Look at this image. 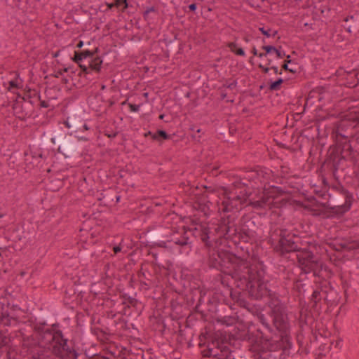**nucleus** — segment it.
Wrapping results in <instances>:
<instances>
[{"label":"nucleus","instance_id":"1","mask_svg":"<svg viewBox=\"0 0 359 359\" xmlns=\"http://www.w3.org/2000/svg\"><path fill=\"white\" fill-rule=\"evenodd\" d=\"M208 265L225 276H230L236 288L253 300L268 297L269 314L279 331L288 332L290 323L287 308L275 292L267 287L264 281L266 267L262 262L251 264L232 252L217 247L209 251Z\"/></svg>","mask_w":359,"mask_h":359},{"label":"nucleus","instance_id":"2","mask_svg":"<svg viewBox=\"0 0 359 359\" xmlns=\"http://www.w3.org/2000/svg\"><path fill=\"white\" fill-rule=\"evenodd\" d=\"M359 161V152L354 150L347 136L337 133L335 143L328 149L327 158L323 163L325 169L331 170L334 175L340 168L343 161L355 164Z\"/></svg>","mask_w":359,"mask_h":359},{"label":"nucleus","instance_id":"3","mask_svg":"<svg viewBox=\"0 0 359 359\" xmlns=\"http://www.w3.org/2000/svg\"><path fill=\"white\" fill-rule=\"evenodd\" d=\"M264 342L267 351H281V355H289L292 347L291 337L287 332L279 331L271 320L259 325L255 330Z\"/></svg>","mask_w":359,"mask_h":359},{"label":"nucleus","instance_id":"4","mask_svg":"<svg viewBox=\"0 0 359 359\" xmlns=\"http://www.w3.org/2000/svg\"><path fill=\"white\" fill-rule=\"evenodd\" d=\"M58 327V324H53L51 329L42 330L43 337L46 335L50 337L49 342L53 343V354L59 359H77L80 354L76 348L75 341L66 338L61 330L56 329Z\"/></svg>","mask_w":359,"mask_h":359},{"label":"nucleus","instance_id":"5","mask_svg":"<svg viewBox=\"0 0 359 359\" xmlns=\"http://www.w3.org/2000/svg\"><path fill=\"white\" fill-rule=\"evenodd\" d=\"M62 123L70 130L67 134L69 136L74 134L78 141L89 142L94 133L85 111L82 109L72 111Z\"/></svg>","mask_w":359,"mask_h":359},{"label":"nucleus","instance_id":"6","mask_svg":"<svg viewBox=\"0 0 359 359\" xmlns=\"http://www.w3.org/2000/svg\"><path fill=\"white\" fill-rule=\"evenodd\" d=\"M334 189L337 191V194L334 196V203L337 205L330 206L327 203H323L322 206L325 208L326 212L330 215L341 216L350 210L354 201L353 196L341 184L334 186Z\"/></svg>","mask_w":359,"mask_h":359},{"label":"nucleus","instance_id":"7","mask_svg":"<svg viewBox=\"0 0 359 359\" xmlns=\"http://www.w3.org/2000/svg\"><path fill=\"white\" fill-rule=\"evenodd\" d=\"M50 142L58 145L57 152L65 158L72 159L79 153V146L67 133L63 134L61 131L57 130L50 138Z\"/></svg>","mask_w":359,"mask_h":359},{"label":"nucleus","instance_id":"8","mask_svg":"<svg viewBox=\"0 0 359 359\" xmlns=\"http://www.w3.org/2000/svg\"><path fill=\"white\" fill-rule=\"evenodd\" d=\"M191 231H192L191 229L186 231L184 229L182 233L172 232L170 235L166 236V239L165 241L155 242L152 245H149V247L150 248H154L156 247L165 249L171 248L172 246L170 243H172L175 245H178L180 248L191 250L192 241H191L189 234L191 233ZM145 245L149 246L148 244H146Z\"/></svg>","mask_w":359,"mask_h":359},{"label":"nucleus","instance_id":"9","mask_svg":"<svg viewBox=\"0 0 359 359\" xmlns=\"http://www.w3.org/2000/svg\"><path fill=\"white\" fill-rule=\"evenodd\" d=\"M259 226L255 217L244 215L239 221L240 240L244 243H252L256 241Z\"/></svg>","mask_w":359,"mask_h":359},{"label":"nucleus","instance_id":"10","mask_svg":"<svg viewBox=\"0 0 359 359\" xmlns=\"http://www.w3.org/2000/svg\"><path fill=\"white\" fill-rule=\"evenodd\" d=\"M201 355L203 358L213 359H234L230 348L217 339L208 342L207 348L201 351Z\"/></svg>","mask_w":359,"mask_h":359},{"label":"nucleus","instance_id":"11","mask_svg":"<svg viewBox=\"0 0 359 359\" xmlns=\"http://www.w3.org/2000/svg\"><path fill=\"white\" fill-rule=\"evenodd\" d=\"M299 238L294 233L287 231L283 240L274 247V252L280 256H285L286 254L293 252H303L305 248H302L298 245Z\"/></svg>","mask_w":359,"mask_h":359},{"label":"nucleus","instance_id":"12","mask_svg":"<svg viewBox=\"0 0 359 359\" xmlns=\"http://www.w3.org/2000/svg\"><path fill=\"white\" fill-rule=\"evenodd\" d=\"M234 217L228 215L226 218H222L218 229L227 240H231L235 244L242 242L240 240L239 227L233 224Z\"/></svg>","mask_w":359,"mask_h":359},{"label":"nucleus","instance_id":"13","mask_svg":"<svg viewBox=\"0 0 359 359\" xmlns=\"http://www.w3.org/2000/svg\"><path fill=\"white\" fill-rule=\"evenodd\" d=\"M329 286V282L325 280L320 282L317 285L316 289H315L311 296L310 301L312 304L311 309L316 311L319 312L321 309V301L324 300L325 292H326V289Z\"/></svg>","mask_w":359,"mask_h":359},{"label":"nucleus","instance_id":"14","mask_svg":"<svg viewBox=\"0 0 359 359\" xmlns=\"http://www.w3.org/2000/svg\"><path fill=\"white\" fill-rule=\"evenodd\" d=\"M303 252L306 255V259L302 263V271L304 273L313 272L314 276H320L321 269H320L319 263L313 261L314 255L312 252L305 248Z\"/></svg>","mask_w":359,"mask_h":359},{"label":"nucleus","instance_id":"15","mask_svg":"<svg viewBox=\"0 0 359 359\" xmlns=\"http://www.w3.org/2000/svg\"><path fill=\"white\" fill-rule=\"evenodd\" d=\"M222 210L224 212H233L236 210L238 212L243 208V201L240 196H236L233 197H229L224 200L222 203Z\"/></svg>","mask_w":359,"mask_h":359},{"label":"nucleus","instance_id":"16","mask_svg":"<svg viewBox=\"0 0 359 359\" xmlns=\"http://www.w3.org/2000/svg\"><path fill=\"white\" fill-rule=\"evenodd\" d=\"M241 338L242 340L251 343L254 346L264 351H267L264 346V342L261 337L257 334L256 330H250L248 329L246 332L243 333Z\"/></svg>","mask_w":359,"mask_h":359},{"label":"nucleus","instance_id":"17","mask_svg":"<svg viewBox=\"0 0 359 359\" xmlns=\"http://www.w3.org/2000/svg\"><path fill=\"white\" fill-rule=\"evenodd\" d=\"M287 231V229L280 228L276 225L270 228L269 243L273 250L276 245H278L283 240Z\"/></svg>","mask_w":359,"mask_h":359},{"label":"nucleus","instance_id":"18","mask_svg":"<svg viewBox=\"0 0 359 359\" xmlns=\"http://www.w3.org/2000/svg\"><path fill=\"white\" fill-rule=\"evenodd\" d=\"M343 21L346 23L343 25L345 30L351 33L353 31L358 30L359 32V14L347 15L344 18Z\"/></svg>","mask_w":359,"mask_h":359},{"label":"nucleus","instance_id":"19","mask_svg":"<svg viewBox=\"0 0 359 359\" xmlns=\"http://www.w3.org/2000/svg\"><path fill=\"white\" fill-rule=\"evenodd\" d=\"M324 296V302L328 306H337L340 300V297L337 292L334 290L329 283V286L326 289Z\"/></svg>","mask_w":359,"mask_h":359},{"label":"nucleus","instance_id":"20","mask_svg":"<svg viewBox=\"0 0 359 359\" xmlns=\"http://www.w3.org/2000/svg\"><path fill=\"white\" fill-rule=\"evenodd\" d=\"M18 320L15 317L11 316L8 311L4 309L0 311V330H7L6 327L16 325Z\"/></svg>","mask_w":359,"mask_h":359},{"label":"nucleus","instance_id":"21","mask_svg":"<svg viewBox=\"0 0 359 359\" xmlns=\"http://www.w3.org/2000/svg\"><path fill=\"white\" fill-rule=\"evenodd\" d=\"M330 246L334 250L337 252H341L344 250L349 252L353 250L359 249V240H354L348 243L330 244Z\"/></svg>","mask_w":359,"mask_h":359},{"label":"nucleus","instance_id":"22","mask_svg":"<svg viewBox=\"0 0 359 359\" xmlns=\"http://www.w3.org/2000/svg\"><path fill=\"white\" fill-rule=\"evenodd\" d=\"M210 229L208 227H201L200 229L195 228L193 231V235L195 237H199L201 241L207 247L212 246V242L210 237Z\"/></svg>","mask_w":359,"mask_h":359},{"label":"nucleus","instance_id":"23","mask_svg":"<svg viewBox=\"0 0 359 359\" xmlns=\"http://www.w3.org/2000/svg\"><path fill=\"white\" fill-rule=\"evenodd\" d=\"M11 343V339L8 334L7 330H0V355L4 352H8V348Z\"/></svg>","mask_w":359,"mask_h":359},{"label":"nucleus","instance_id":"24","mask_svg":"<svg viewBox=\"0 0 359 359\" xmlns=\"http://www.w3.org/2000/svg\"><path fill=\"white\" fill-rule=\"evenodd\" d=\"M102 62L103 61L100 56H94L91 60H90L88 65H86V67L88 68V74L91 71H93L95 73H100Z\"/></svg>","mask_w":359,"mask_h":359},{"label":"nucleus","instance_id":"25","mask_svg":"<svg viewBox=\"0 0 359 359\" xmlns=\"http://www.w3.org/2000/svg\"><path fill=\"white\" fill-rule=\"evenodd\" d=\"M74 62L77 63L79 65V67H80L81 70L78 73L77 76H81L82 74L85 75L88 74V68L86 67V65L82 64L83 57L81 56V51L75 50L74 53V56L72 58Z\"/></svg>","mask_w":359,"mask_h":359},{"label":"nucleus","instance_id":"26","mask_svg":"<svg viewBox=\"0 0 359 359\" xmlns=\"http://www.w3.org/2000/svg\"><path fill=\"white\" fill-rule=\"evenodd\" d=\"M216 320L217 323H220L222 325L231 326L236 323L237 318L232 316H217Z\"/></svg>","mask_w":359,"mask_h":359},{"label":"nucleus","instance_id":"27","mask_svg":"<svg viewBox=\"0 0 359 359\" xmlns=\"http://www.w3.org/2000/svg\"><path fill=\"white\" fill-rule=\"evenodd\" d=\"M196 293L198 294V297L197 304H196V306L194 307V311L196 313H200L201 315H204V311L203 310H201L200 308L201 304L202 303V299H203L202 292L198 290V291H196ZM195 295H196V294L191 295L190 299L188 298V302H191L192 303H194V296H195Z\"/></svg>","mask_w":359,"mask_h":359},{"label":"nucleus","instance_id":"28","mask_svg":"<svg viewBox=\"0 0 359 359\" xmlns=\"http://www.w3.org/2000/svg\"><path fill=\"white\" fill-rule=\"evenodd\" d=\"M64 72L69 73L68 76L72 78V79H74V76H76V71L74 70L72 67H65L62 69H58L57 71L55 72V74H53L54 77L59 78L60 76H62L63 75Z\"/></svg>","mask_w":359,"mask_h":359},{"label":"nucleus","instance_id":"29","mask_svg":"<svg viewBox=\"0 0 359 359\" xmlns=\"http://www.w3.org/2000/svg\"><path fill=\"white\" fill-rule=\"evenodd\" d=\"M170 138L171 135H168L165 130L161 129L157 130L154 135H152V140L156 141L166 140Z\"/></svg>","mask_w":359,"mask_h":359},{"label":"nucleus","instance_id":"30","mask_svg":"<svg viewBox=\"0 0 359 359\" xmlns=\"http://www.w3.org/2000/svg\"><path fill=\"white\" fill-rule=\"evenodd\" d=\"M226 46L230 49L231 52L239 56H245V53L243 48L238 47V44L235 42H229Z\"/></svg>","mask_w":359,"mask_h":359},{"label":"nucleus","instance_id":"31","mask_svg":"<svg viewBox=\"0 0 359 359\" xmlns=\"http://www.w3.org/2000/svg\"><path fill=\"white\" fill-rule=\"evenodd\" d=\"M284 83V79L278 78L276 81H270L269 82V90L270 91H277L281 88V85Z\"/></svg>","mask_w":359,"mask_h":359},{"label":"nucleus","instance_id":"32","mask_svg":"<svg viewBox=\"0 0 359 359\" xmlns=\"http://www.w3.org/2000/svg\"><path fill=\"white\" fill-rule=\"evenodd\" d=\"M286 57H287V59L283 61V62L281 65V69L286 72H289L291 73H296L297 69L295 68H294L292 66L289 67V65L292 64V60L290 59V56L287 55Z\"/></svg>","mask_w":359,"mask_h":359},{"label":"nucleus","instance_id":"33","mask_svg":"<svg viewBox=\"0 0 359 359\" xmlns=\"http://www.w3.org/2000/svg\"><path fill=\"white\" fill-rule=\"evenodd\" d=\"M305 284L303 283L300 279H296L294 280V289L298 292L299 295L304 294Z\"/></svg>","mask_w":359,"mask_h":359},{"label":"nucleus","instance_id":"34","mask_svg":"<svg viewBox=\"0 0 359 359\" xmlns=\"http://www.w3.org/2000/svg\"><path fill=\"white\" fill-rule=\"evenodd\" d=\"M268 198H262L261 200L250 202V205L252 208L256 209H262L264 205L267 203Z\"/></svg>","mask_w":359,"mask_h":359},{"label":"nucleus","instance_id":"35","mask_svg":"<svg viewBox=\"0 0 359 359\" xmlns=\"http://www.w3.org/2000/svg\"><path fill=\"white\" fill-rule=\"evenodd\" d=\"M208 304H210V308H208V311L212 313H215L217 314L218 311V306H222V304H219L216 302V299H212L208 300Z\"/></svg>","mask_w":359,"mask_h":359},{"label":"nucleus","instance_id":"36","mask_svg":"<svg viewBox=\"0 0 359 359\" xmlns=\"http://www.w3.org/2000/svg\"><path fill=\"white\" fill-rule=\"evenodd\" d=\"M190 130L192 131V134H191V136L195 140H197V141H199L200 140V138H201V135L200 133H201V128H197L196 126H193L190 128Z\"/></svg>","mask_w":359,"mask_h":359},{"label":"nucleus","instance_id":"37","mask_svg":"<svg viewBox=\"0 0 359 359\" xmlns=\"http://www.w3.org/2000/svg\"><path fill=\"white\" fill-rule=\"evenodd\" d=\"M115 6L118 8L121 7V10L123 11L128 7V3L127 0H116Z\"/></svg>","mask_w":359,"mask_h":359},{"label":"nucleus","instance_id":"38","mask_svg":"<svg viewBox=\"0 0 359 359\" xmlns=\"http://www.w3.org/2000/svg\"><path fill=\"white\" fill-rule=\"evenodd\" d=\"M262 49L266 52L268 55L275 53L277 48L272 45H264L262 46Z\"/></svg>","mask_w":359,"mask_h":359},{"label":"nucleus","instance_id":"39","mask_svg":"<svg viewBox=\"0 0 359 359\" xmlns=\"http://www.w3.org/2000/svg\"><path fill=\"white\" fill-rule=\"evenodd\" d=\"M83 59L90 58V60L95 56V52L90 50H81Z\"/></svg>","mask_w":359,"mask_h":359},{"label":"nucleus","instance_id":"40","mask_svg":"<svg viewBox=\"0 0 359 359\" xmlns=\"http://www.w3.org/2000/svg\"><path fill=\"white\" fill-rule=\"evenodd\" d=\"M236 86H237V81L236 80H233L231 83H229L228 81H226V83H224L222 85V86L219 89L222 90L223 88H229L231 90H233V89H234L236 87Z\"/></svg>","mask_w":359,"mask_h":359},{"label":"nucleus","instance_id":"41","mask_svg":"<svg viewBox=\"0 0 359 359\" xmlns=\"http://www.w3.org/2000/svg\"><path fill=\"white\" fill-rule=\"evenodd\" d=\"M148 236L151 241H158L161 238L160 231H152L149 233Z\"/></svg>","mask_w":359,"mask_h":359},{"label":"nucleus","instance_id":"42","mask_svg":"<svg viewBox=\"0 0 359 359\" xmlns=\"http://www.w3.org/2000/svg\"><path fill=\"white\" fill-rule=\"evenodd\" d=\"M219 276L220 283L224 287H231L229 285V278H227L226 277H225L224 276H223L222 274L219 275Z\"/></svg>","mask_w":359,"mask_h":359},{"label":"nucleus","instance_id":"43","mask_svg":"<svg viewBox=\"0 0 359 359\" xmlns=\"http://www.w3.org/2000/svg\"><path fill=\"white\" fill-rule=\"evenodd\" d=\"M259 30L262 32V34L264 36H266L267 38L271 37V29H270V28L265 29L264 27H259Z\"/></svg>","mask_w":359,"mask_h":359},{"label":"nucleus","instance_id":"44","mask_svg":"<svg viewBox=\"0 0 359 359\" xmlns=\"http://www.w3.org/2000/svg\"><path fill=\"white\" fill-rule=\"evenodd\" d=\"M275 54L276 55V57L278 59H282L287 56L285 52L281 50V46H280L279 48H277L276 52H275Z\"/></svg>","mask_w":359,"mask_h":359},{"label":"nucleus","instance_id":"45","mask_svg":"<svg viewBox=\"0 0 359 359\" xmlns=\"http://www.w3.org/2000/svg\"><path fill=\"white\" fill-rule=\"evenodd\" d=\"M128 107L130 111L137 112L140 110V105L133 103H128Z\"/></svg>","mask_w":359,"mask_h":359},{"label":"nucleus","instance_id":"46","mask_svg":"<svg viewBox=\"0 0 359 359\" xmlns=\"http://www.w3.org/2000/svg\"><path fill=\"white\" fill-rule=\"evenodd\" d=\"M257 318L260 323V325H262V324L265 323L266 322H267L269 320V319L262 313H259L257 316Z\"/></svg>","mask_w":359,"mask_h":359},{"label":"nucleus","instance_id":"47","mask_svg":"<svg viewBox=\"0 0 359 359\" xmlns=\"http://www.w3.org/2000/svg\"><path fill=\"white\" fill-rule=\"evenodd\" d=\"M258 67L262 69V72L264 73V74H268L269 70L271 69V67H269V66H264L262 65V64H259L258 65Z\"/></svg>","mask_w":359,"mask_h":359},{"label":"nucleus","instance_id":"48","mask_svg":"<svg viewBox=\"0 0 359 359\" xmlns=\"http://www.w3.org/2000/svg\"><path fill=\"white\" fill-rule=\"evenodd\" d=\"M12 88H19V86L17 83V81L12 80L9 81V87L8 90H11Z\"/></svg>","mask_w":359,"mask_h":359},{"label":"nucleus","instance_id":"49","mask_svg":"<svg viewBox=\"0 0 359 359\" xmlns=\"http://www.w3.org/2000/svg\"><path fill=\"white\" fill-rule=\"evenodd\" d=\"M188 8L189 11L195 12L197 8V4L196 3H192L188 6Z\"/></svg>","mask_w":359,"mask_h":359},{"label":"nucleus","instance_id":"50","mask_svg":"<svg viewBox=\"0 0 359 359\" xmlns=\"http://www.w3.org/2000/svg\"><path fill=\"white\" fill-rule=\"evenodd\" d=\"M50 106L48 101L40 100V107L43 108H48Z\"/></svg>","mask_w":359,"mask_h":359},{"label":"nucleus","instance_id":"51","mask_svg":"<svg viewBox=\"0 0 359 359\" xmlns=\"http://www.w3.org/2000/svg\"><path fill=\"white\" fill-rule=\"evenodd\" d=\"M271 69L273 70L274 74H282V70L283 69L279 71L277 66H274V65L273 66H271Z\"/></svg>","mask_w":359,"mask_h":359},{"label":"nucleus","instance_id":"52","mask_svg":"<svg viewBox=\"0 0 359 359\" xmlns=\"http://www.w3.org/2000/svg\"><path fill=\"white\" fill-rule=\"evenodd\" d=\"M147 12L158 13L157 9L154 6L149 7L147 9Z\"/></svg>","mask_w":359,"mask_h":359},{"label":"nucleus","instance_id":"53","mask_svg":"<svg viewBox=\"0 0 359 359\" xmlns=\"http://www.w3.org/2000/svg\"><path fill=\"white\" fill-rule=\"evenodd\" d=\"M113 251L114 252V254H117L118 252H120L121 251V246L119 245H115L114 248H113Z\"/></svg>","mask_w":359,"mask_h":359},{"label":"nucleus","instance_id":"54","mask_svg":"<svg viewBox=\"0 0 359 359\" xmlns=\"http://www.w3.org/2000/svg\"><path fill=\"white\" fill-rule=\"evenodd\" d=\"M117 132H113L111 133H105V135H107L109 138H114L117 135Z\"/></svg>","mask_w":359,"mask_h":359},{"label":"nucleus","instance_id":"55","mask_svg":"<svg viewBox=\"0 0 359 359\" xmlns=\"http://www.w3.org/2000/svg\"><path fill=\"white\" fill-rule=\"evenodd\" d=\"M143 18L147 21L149 20V13L147 12V10H145L143 13Z\"/></svg>","mask_w":359,"mask_h":359},{"label":"nucleus","instance_id":"56","mask_svg":"<svg viewBox=\"0 0 359 359\" xmlns=\"http://www.w3.org/2000/svg\"><path fill=\"white\" fill-rule=\"evenodd\" d=\"M68 77H69V76H62V83H64V84H68L69 83V79Z\"/></svg>","mask_w":359,"mask_h":359},{"label":"nucleus","instance_id":"57","mask_svg":"<svg viewBox=\"0 0 359 359\" xmlns=\"http://www.w3.org/2000/svg\"><path fill=\"white\" fill-rule=\"evenodd\" d=\"M251 53L253 54L254 56H257L258 55L257 50L255 46L252 47Z\"/></svg>","mask_w":359,"mask_h":359},{"label":"nucleus","instance_id":"58","mask_svg":"<svg viewBox=\"0 0 359 359\" xmlns=\"http://www.w3.org/2000/svg\"><path fill=\"white\" fill-rule=\"evenodd\" d=\"M84 45V43L83 41H79L78 43L76 44V48H81Z\"/></svg>","mask_w":359,"mask_h":359},{"label":"nucleus","instance_id":"59","mask_svg":"<svg viewBox=\"0 0 359 359\" xmlns=\"http://www.w3.org/2000/svg\"><path fill=\"white\" fill-rule=\"evenodd\" d=\"M268 55V54L266 53V52L265 51L264 53H258L257 56L259 57H266Z\"/></svg>","mask_w":359,"mask_h":359},{"label":"nucleus","instance_id":"60","mask_svg":"<svg viewBox=\"0 0 359 359\" xmlns=\"http://www.w3.org/2000/svg\"><path fill=\"white\" fill-rule=\"evenodd\" d=\"M154 135V133H151V131H147V133H145L144 134V136L146 137L148 136H151V137L152 138V135Z\"/></svg>","mask_w":359,"mask_h":359},{"label":"nucleus","instance_id":"61","mask_svg":"<svg viewBox=\"0 0 359 359\" xmlns=\"http://www.w3.org/2000/svg\"><path fill=\"white\" fill-rule=\"evenodd\" d=\"M277 34H278V31L274 30V31H273L272 33L271 32V37L275 38Z\"/></svg>","mask_w":359,"mask_h":359},{"label":"nucleus","instance_id":"62","mask_svg":"<svg viewBox=\"0 0 359 359\" xmlns=\"http://www.w3.org/2000/svg\"><path fill=\"white\" fill-rule=\"evenodd\" d=\"M271 64H272V60L271 59H268L267 60L266 66L271 67V66H272Z\"/></svg>","mask_w":359,"mask_h":359},{"label":"nucleus","instance_id":"63","mask_svg":"<svg viewBox=\"0 0 359 359\" xmlns=\"http://www.w3.org/2000/svg\"><path fill=\"white\" fill-rule=\"evenodd\" d=\"M60 50H58V51H57V52L54 53L53 54V57H58V56H59V54H60Z\"/></svg>","mask_w":359,"mask_h":359},{"label":"nucleus","instance_id":"64","mask_svg":"<svg viewBox=\"0 0 359 359\" xmlns=\"http://www.w3.org/2000/svg\"><path fill=\"white\" fill-rule=\"evenodd\" d=\"M226 93L225 92H222L221 93L222 99H224V98H226Z\"/></svg>","mask_w":359,"mask_h":359}]
</instances>
